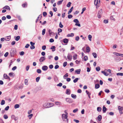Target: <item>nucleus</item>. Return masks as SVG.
<instances>
[{
  "mask_svg": "<svg viewBox=\"0 0 123 123\" xmlns=\"http://www.w3.org/2000/svg\"><path fill=\"white\" fill-rule=\"evenodd\" d=\"M68 113H66V114H63L62 115V118L63 121H67L68 122Z\"/></svg>",
  "mask_w": 123,
  "mask_h": 123,
  "instance_id": "nucleus-1",
  "label": "nucleus"
},
{
  "mask_svg": "<svg viewBox=\"0 0 123 123\" xmlns=\"http://www.w3.org/2000/svg\"><path fill=\"white\" fill-rule=\"evenodd\" d=\"M53 105V104L52 103H48L44 104L43 105L44 107L46 108H49L52 106Z\"/></svg>",
  "mask_w": 123,
  "mask_h": 123,
  "instance_id": "nucleus-2",
  "label": "nucleus"
},
{
  "mask_svg": "<svg viewBox=\"0 0 123 123\" xmlns=\"http://www.w3.org/2000/svg\"><path fill=\"white\" fill-rule=\"evenodd\" d=\"M102 13V10L101 9L98 11V18H101V15Z\"/></svg>",
  "mask_w": 123,
  "mask_h": 123,
  "instance_id": "nucleus-3",
  "label": "nucleus"
},
{
  "mask_svg": "<svg viewBox=\"0 0 123 123\" xmlns=\"http://www.w3.org/2000/svg\"><path fill=\"white\" fill-rule=\"evenodd\" d=\"M16 53V50L15 49H12L11 51V54L12 56L15 55Z\"/></svg>",
  "mask_w": 123,
  "mask_h": 123,
  "instance_id": "nucleus-4",
  "label": "nucleus"
},
{
  "mask_svg": "<svg viewBox=\"0 0 123 123\" xmlns=\"http://www.w3.org/2000/svg\"><path fill=\"white\" fill-rule=\"evenodd\" d=\"M107 69H105L104 71H102L101 73H103L105 76H108L109 75V74H107L106 72H107Z\"/></svg>",
  "mask_w": 123,
  "mask_h": 123,
  "instance_id": "nucleus-5",
  "label": "nucleus"
},
{
  "mask_svg": "<svg viewBox=\"0 0 123 123\" xmlns=\"http://www.w3.org/2000/svg\"><path fill=\"white\" fill-rule=\"evenodd\" d=\"M46 59V58L44 56L41 57L39 59V61L40 62H44Z\"/></svg>",
  "mask_w": 123,
  "mask_h": 123,
  "instance_id": "nucleus-6",
  "label": "nucleus"
},
{
  "mask_svg": "<svg viewBox=\"0 0 123 123\" xmlns=\"http://www.w3.org/2000/svg\"><path fill=\"white\" fill-rule=\"evenodd\" d=\"M100 3V0H94V4L95 5H98Z\"/></svg>",
  "mask_w": 123,
  "mask_h": 123,
  "instance_id": "nucleus-7",
  "label": "nucleus"
},
{
  "mask_svg": "<svg viewBox=\"0 0 123 123\" xmlns=\"http://www.w3.org/2000/svg\"><path fill=\"white\" fill-rule=\"evenodd\" d=\"M3 77L5 79H9V80H10V79L8 76L6 74H5L3 75Z\"/></svg>",
  "mask_w": 123,
  "mask_h": 123,
  "instance_id": "nucleus-8",
  "label": "nucleus"
},
{
  "mask_svg": "<svg viewBox=\"0 0 123 123\" xmlns=\"http://www.w3.org/2000/svg\"><path fill=\"white\" fill-rule=\"evenodd\" d=\"M48 67L44 65L42 67V69L43 71H45L47 70Z\"/></svg>",
  "mask_w": 123,
  "mask_h": 123,
  "instance_id": "nucleus-9",
  "label": "nucleus"
},
{
  "mask_svg": "<svg viewBox=\"0 0 123 123\" xmlns=\"http://www.w3.org/2000/svg\"><path fill=\"white\" fill-rule=\"evenodd\" d=\"M3 9H5L7 10L8 11H10V7L7 6H6L3 8Z\"/></svg>",
  "mask_w": 123,
  "mask_h": 123,
  "instance_id": "nucleus-10",
  "label": "nucleus"
},
{
  "mask_svg": "<svg viewBox=\"0 0 123 123\" xmlns=\"http://www.w3.org/2000/svg\"><path fill=\"white\" fill-rule=\"evenodd\" d=\"M66 94L69 95L70 94V90L69 89H67L66 90Z\"/></svg>",
  "mask_w": 123,
  "mask_h": 123,
  "instance_id": "nucleus-11",
  "label": "nucleus"
},
{
  "mask_svg": "<svg viewBox=\"0 0 123 123\" xmlns=\"http://www.w3.org/2000/svg\"><path fill=\"white\" fill-rule=\"evenodd\" d=\"M107 110V108L105 107L104 106L103 107V113H105L106 111Z\"/></svg>",
  "mask_w": 123,
  "mask_h": 123,
  "instance_id": "nucleus-12",
  "label": "nucleus"
},
{
  "mask_svg": "<svg viewBox=\"0 0 123 123\" xmlns=\"http://www.w3.org/2000/svg\"><path fill=\"white\" fill-rule=\"evenodd\" d=\"M9 75L11 77H14L15 76L14 73H10L9 74Z\"/></svg>",
  "mask_w": 123,
  "mask_h": 123,
  "instance_id": "nucleus-13",
  "label": "nucleus"
},
{
  "mask_svg": "<svg viewBox=\"0 0 123 123\" xmlns=\"http://www.w3.org/2000/svg\"><path fill=\"white\" fill-rule=\"evenodd\" d=\"M66 100L68 102L71 103L72 102V100L69 98H66Z\"/></svg>",
  "mask_w": 123,
  "mask_h": 123,
  "instance_id": "nucleus-14",
  "label": "nucleus"
},
{
  "mask_svg": "<svg viewBox=\"0 0 123 123\" xmlns=\"http://www.w3.org/2000/svg\"><path fill=\"white\" fill-rule=\"evenodd\" d=\"M81 71V69H77L76 70L75 72L77 74H79L80 73V72Z\"/></svg>",
  "mask_w": 123,
  "mask_h": 123,
  "instance_id": "nucleus-15",
  "label": "nucleus"
},
{
  "mask_svg": "<svg viewBox=\"0 0 123 123\" xmlns=\"http://www.w3.org/2000/svg\"><path fill=\"white\" fill-rule=\"evenodd\" d=\"M92 55L93 56L94 58H95L97 57V55L96 53L95 52L93 53H92Z\"/></svg>",
  "mask_w": 123,
  "mask_h": 123,
  "instance_id": "nucleus-16",
  "label": "nucleus"
},
{
  "mask_svg": "<svg viewBox=\"0 0 123 123\" xmlns=\"http://www.w3.org/2000/svg\"><path fill=\"white\" fill-rule=\"evenodd\" d=\"M86 51L87 52H89L90 51V49L88 46L87 47L86 49Z\"/></svg>",
  "mask_w": 123,
  "mask_h": 123,
  "instance_id": "nucleus-17",
  "label": "nucleus"
},
{
  "mask_svg": "<svg viewBox=\"0 0 123 123\" xmlns=\"http://www.w3.org/2000/svg\"><path fill=\"white\" fill-rule=\"evenodd\" d=\"M11 39L10 36H7L6 38H5V40L7 41H9Z\"/></svg>",
  "mask_w": 123,
  "mask_h": 123,
  "instance_id": "nucleus-18",
  "label": "nucleus"
},
{
  "mask_svg": "<svg viewBox=\"0 0 123 123\" xmlns=\"http://www.w3.org/2000/svg\"><path fill=\"white\" fill-rule=\"evenodd\" d=\"M68 39L66 38L64 39L63 40V42L65 43H67L68 42Z\"/></svg>",
  "mask_w": 123,
  "mask_h": 123,
  "instance_id": "nucleus-19",
  "label": "nucleus"
},
{
  "mask_svg": "<svg viewBox=\"0 0 123 123\" xmlns=\"http://www.w3.org/2000/svg\"><path fill=\"white\" fill-rule=\"evenodd\" d=\"M74 36V34L72 33L70 34H68L67 35V36L68 37H73Z\"/></svg>",
  "mask_w": 123,
  "mask_h": 123,
  "instance_id": "nucleus-20",
  "label": "nucleus"
},
{
  "mask_svg": "<svg viewBox=\"0 0 123 123\" xmlns=\"http://www.w3.org/2000/svg\"><path fill=\"white\" fill-rule=\"evenodd\" d=\"M73 6H72L71 8L69 10V11L68 12V14H69L71 13V12L73 10Z\"/></svg>",
  "mask_w": 123,
  "mask_h": 123,
  "instance_id": "nucleus-21",
  "label": "nucleus"
},
{
  "mask_svg": "<svg viewBox=\"0 0 123 123\" xmlns=\"http://www.w3.org/2000/svg\"><path fill=\"white\" fill-rule=\"evenodd\" d=\"M55 46H52L50 48V49H52V51H54L55 50Z\"/></svg>",
  "mask_w": 123,
  "mask_h": 123,
  "instance_id": "nucleus-22",
  "label": "nucleus"
},
{
  "mask_svg": "<svg viewBox=\"0 0 123 123\" xmlns=\"http://www.w3.org/2000/svg\"><path fill=\"white\" fill-rule=\"evenodd\" d=\"M102 119V116L101 115H99L98 117V121H100Z\"/></svg>",
  "mask_w": 123,
  "mask_h": 123,
  "instance_id": "nucleus-23",
  "label": "nucleus"
},
{
  "mask_svg": "<svg viewBox=\"0 0 123 123\" xmlns=\"http://www.w3.org/2000/svg\"><path fill=\"white\" fill-rule=\"evenodd\" d=\"M77 55L76 54H74V55L73 56V58L74 60H75L77 59Z\"/></svg>",
  "mask_w": 123,
  "mask_h": 123,
  "instance_id": "nucleus-24",
  "label": "nucleus"
},
{
  "mask_svg": "<svg viewBox=\"0 0 123 123\" xmlns=\"http://www.w3.org/2000/svg\"><path fill=\"white\" fill-rule=\"evenodd\" d=\"M100 87V85L99 84H97L95 85V88L96 89H98Z\"/></svg>",
  "mask_w": 123,
  "mask_h": 123,
  "instance_id": "nucleus-25",
  "label": "nucleus"
},
{
  "mask_svg": "<svg viewBox=\"0 0 123 123\" xmlns=\"http://www.w3.org/2000/svg\"><path fill=\"white\" fill-rule=\"evenodd\" d=\"M5 103V100H1L0 104L1 105H4Z\"/></svg>",
  "mask_w": 123,
  "mask_h": 123,
  "instance_id": "nucleus-26",
  "label": "nucleus"
},
{
  "mask_svg": "<svg viewBox=\"0 0 123 123\" xmlns=\"http://www.w3.org/2000/svg\"><path fill=\"white\" fill-rule=\"evenodd\" d=\"M123 108L120 106H118V110L119 111H122Z\"/></svg>",
  "mask_w": 123,
  "mask_h": 123,
  "instance_id": "nucleus-27",
  "label": "nucleus"
},
{
  "mask_svg": "<svg viewBox=\"0 0 123 123\" xmlns=\"http://www.w3.org/2000/svg\"><path fill=\"white\" fill-rule=\"evenodd\" d=\"M22 5L23 7L24 8L25 7H27V3H25L23 4Z\"/></svg>",
  "mask_w": 123,
  "mask_h": 123,
  "instance_id": "nucleus-28",
  "label": "nucleus"
},
{
  "mask_svg": "<svg viewBox=\"0 0 123 123\" xmlns=\"http://www.w3.org/2000/svg\"><path fill=\"white\" fill-rule=\"evenodd\" d=\"M54 80L55 82L57 81L58 80V79L57 77L56 76L54 78Z\"/></svg>",
  "mask_w": 123,
  "mask_h": 123,
  "instance_id": "nucleus-29",
  "label": "nucleus"
},
{
  "mask_svg": "<svg viewBox=\"0 0 123 123\" xmlns=\"http://www.w3.org/2000/svg\"><path fill=\"white\" fill-rule=\"evenodd\" d=\"M71 97L75 99L76 98V96L75 95L72 94L71 95Z\"/></svg>",
  "mask_w": 123,
  "mask_h": 123,
  "instance_id": "nucleus-30",
  "label": "nucleus"
},
{
  "mask_svg": "<svg viewBox=\"0 0 123 123\" xmlns=\"http://www.w3.org/2000/svg\"><path fill=\"white\" fill-rule=\"evenodd\" d=\"M92 36L90 35H89L88 36V38L89 39V40L90 41H91L92 40L91 39H92Z\"/></svg>",
  "mask_w": 123,
  "mask_h": 123,
  "instance_id": "nucleus-31",
  "label": "nucleus"
},
{
  "mask_svg": "<svg viewBox=\"0 0 123 123\" xmlns=\"http://www.w3.org/2000/svg\"><path fill=\"white\" fill-rule=\"evenodd\" d=\"M68 76V73H67L65 74L63 77V78L64 79H66V77H67Z\"/></svg>",
  "mask_w": 123,
  "mask_h": 123,
  "instance_id": "nucleus-32",
  "label": "nucleus"
},
{
  "mask_svg": "<svg viewBox=\"0 0 123 123\" xmlns=\"http://www.w3.org/2000/svg\"><path fill=\"white\" fill-rule=\"evenodd\" d=\"M117 76L120 75L123 76V73H118L117 74Z\"/></svg>",
  "mask_w": 123,
  "mask_h": 123,
  "instance_id": "nucleus-33",
  "label": "nucleus"
},
{
  "mask_svg": "<svg viewBox=\"0 0 123 123\" xmlns=\"http://www.w3.org/2000/svg\"><path fill=\"white\" fill-rule=\"evenodd\" d=\"M97 110L98 112H100L101 110V108L100 107H98L97 108Z\"/></svg>",
  "mask_w": 123,
  "mask_h": 123,
  "instance_id": "nucleus-34",
  "label": "nucleus"
},
{
  "mask_svg": "<svg viewBox=\"0 0 123 123\" xmlns=\"http://www.w3.org/2000/svg\"><path fill=\"white\" fill-rule=\"evenodd\" d=\"M78 80L79 79L78 78H76L73 81V82L74 83H75L78 81Z\"/></svg>",
  "mask_w": 123,
  "mask_h": 123,
  "instance_id": "nucleus-35",
  "label": "nucleus"
},
{
  "mask_svg": "<svg viewBox=\"0 0 123 123\" xmlns=\"http://www.w3.org/2000/svg\"><path fill=\"white\" fill-rule=\"evenodd\" d=\"M20 38V37L19 36H18L16 37L15 40L16 41H18L19 39Z\"/></svg>",
  "mask_w": 123,
  "mask_h": 123,
  "instance_id": "nucleus-36",
  "label": "nucleus"
},
{
  "mask_svg": "<svg viewBox=\"0 0 123 123\" xmlns=\"http://www.w3.org/2000/svg\"><path fill=\"white\" fill-rule=\"evenodd\" d=\"M19 107V105L18 104H16L14 106V108L15 109H17Z\"/></svg>",
  "mask_w": 123,
  "mask_h": 123,
  "instance_id": "nucleus-37",
  "label": "nucleus"
},
{
  "mask_svg": "<svg viewBox=\"0 0 123 123\" xmlns=\"http://www.w3.org/2000/svg\"><path fill=\"white\" fill-rule=\"evenodd\" d=\"M67 57H68V59L69 60H71V59H72V56H71L70 55H68V56Z\"/></svg>",
  "mask_w": 123,
  "mask_h": 123,
  "instance_id": "nucleus-38",
  "label": "nucleus"
},
{
  "mask_svg": "<svg viewBox=\"0 0 123 123\" xmlns=\"http://www.w3.org/2000/svg\"><path fill=\"white\" fill-rule=\"evenodd\" d=\"M37 72L38 73H41V71L40 69H38L37 70Z\"/></svg>",
  "mask_w": 123,
  "mask_h": 123,
  "instance_id": "nucleus-39",
  "label": "nucleus"
},
{
  "mask_svg": "<svg viewBox=\"0 0 123 123\" xmlns=\"http://www.w3.org/2000/svg\"><path fill=\"white\" fill-rule=\"evenodd\" d=\"M48 32H49V35H51L52 34V33H53L52 32L51 30L50 29H49V30Z\"/></svg>",
  "mask_w": 123,
  "mask_h": 123,
  "instance_id": "nucleus-40",
  "label": "nucleus"
},
{
  "mask_svg": "<svg viewBox=\"0 0 123 123\" xmlns=\"http://www.w3.org/2000/svg\"><path fill=\"white\" fill-rule=\"evenodd\" d=\"M71 2H69L67 5V7H69L71 6Z\"/></svg>",
  "mask_w": 123,
  "mask_h": 123,
  "instance_id": "nucleus-41",
  "label": "nucleus"
},
{
  "mask_svg": "<svg viewBox=\"0 0 123 123\" xmlns=\"http://www.w3.org/2000/svg\"><path fill=\"white\" fill-rule=\"evenodd\" d=\"M75 23H78L79 22L78 20L77 19H76L74 20L73 21Z\"/></svg>",
  "mask_w": 123,
  "mask_h": 123,
  "instance_id": "nucleus-42",
  "label": "nucleus"
},
{
  "mask_svg": "<svg viewBox=\"0 0 123 123\" xmlns=\"http://www.w3.org/2000/svg\"><path fill=\"white\" fill-rule=\"evenodd\" d=\"M84 61H86L88 60V57L87 56H85L84 58Z\"/></svg>",
  "mask_w": 123,
  "mask_h": 123,
  "instance_id": "nucleus-43",
  "label": "nucleus"
},
{
  "mask_svg": "<svg viewBox=\"0 0 123 123\" xmlns=\"http://www.w3.org/2000/svg\"><path fill=\"white\" fill-rule=\"evenodd\" d=\"M55 104L57 105H61V102H56L55 103Z\"/></svg>",
  "mask_w": 123,
  "mask_h": 123,
  "instance_id": "nucleus-44",
  "label": "nucleus"
},
{
  "mask_svg": "<svg viewBox=\"0 0 123 123\" xmlns=\"http://www.w3.org/2000/svg\"><path fill=\"white\" fill-rule=\"evenodd\" d=\"M100 69V68L99 67H97L96 68V70L97 71H99Z\"/></svg>",
  "mask_w": 123,
  "mask_h": 123,
  "instance_id": "nucleus-45",
  "label": "nucleus"
},
{
  "mask_svg": "<svg viewBox=\"0 0 123 123\" xmlns=\"http://www.w3.org/2000/svg\"><path fill=\"white\" fill-rule=\"evenodd\" d=\"M4 118L5 119H7L8 118V116L6 115H4L3 116Z\"/></svg>",
  "mask_w": 123,
  "mask_h": 123,
  "instance_id": "nucleus-46",
  "label": "nucleus"
},
{
  "mask_svg": "<svg viewBox=\"0 0 123 123\" xmlns=\"http://www.w3.org/2000/svg\"><path fill=\"white\" fill-rule=\"evenodd\" d=\"M40 79V77H37L36 78V81L37 82H38L39 81Z\"/></svg>",
  "mask_w": 123,
  "mask_h": 123,
  "instance_id": "nucleus-47",
  "label": "nucleus"
},
{
  "mask_svg": "<svg viewBox=\"0 0 123 123\" xmlns=\"http://www.w3.org/2000/svg\"><path fill=\"white\" fill-rule=\"evenodd\" d=\"M113 53L117 56H119V55L120 54L119 53H116V52H113Z\"/></svg>",
  "mask_w": 123,
  "mask_h": 123,
  "instance_id": "nucleus-48",
  "label": "nucleus"
},
{
  "mask_svg": "<svg viewBox=\"0 0 123 123\" xmlns=\"http://www.w3.org/2000/svg\"><path fill=\"white\" fill-rule=\"evenodd\" d=\"M110 19L111 20H113L114 21L115 20V19L113 18V16H111V17L110 18Z\"/></svg>",
  "mask_w": 123,
  "mask_h": 123,
  "instance_id": "nucleus-49",
  "label": "nucleus"
},
{
  "mask_svg": "<svg viewBox=\"0 0 123 123\" xmlns=\"http://www.w3.org/2000/svg\"><path fill=\"white\" fill-rule=\"evenodd\" d=\"M45 32V29H43L42 31V35H44Z\"/></svg>",
  "mask_w": 123,
  "mask_h": 123,
  "instance_id": "nucleus-50",
  "label": "nucleus"
},
{
  "mask_svg": "<svg viewBox=\"0 0 123 123\" xmlns=\"http://www.w3.org/2000/svg\"><path fill=\"white\" fill-rule=\"evenodd\" d=\"M59 27L61 28H62L63 27V26L62 24V23L60 22L59 25Z\"/></svg>",
  "mask_w": 123,
  "mask_h": 123,
  "instance_id": "nucleus-51",
  "label": "nucleus"
},
{
  "mask_svg": "<svg viewBox=\"0 0 123 123\" xmlns=\"http://www.w3.org/2000/svg\"><path fill=\"white\" fill-rule=\"evenodd\" d=\"M46 48V46L45 45H43L42 47V49L43 50H45Z\"/></svg>",
  "mask_w": 123,
  "mask_h": 123,
  "instance_id": "nucleus-52",
  "label": "nucleus"
},
{
  "mask_svg": "<svg viewBox=\"0 0 123 123\" xmlns=\"http://www.w3.org/2000/svg\"><path fill=\"white\" fill-rule=\"evenodd\" d=\"M43 15L45 17L47 15V13L46 12H43Z\"/></svg>",
  "mask_w": 123,
  "mask_h": 123,
  "instance_id": "nucleus-53",
  "label": "nucleus"
},
{
  "mask_svg": "<svg viewBox=\"0 0 123 123\" xmlns=\"http://www.w3.org/2000/svg\"><path fill=\"white\" fill-rule=\"evenodd\" d=\"M105 92L107 93H108L110 92L109 90L108 89H105Z\"/></svg>",
  "mask_w": 123,
  "mask_h": 123,
  "instance_id": "nucleus-54",
  "label": "nucleus"
},
{
  "mask_svg": "<svg viewBox=\"0 0 123 123\" xmlns=\"http://www.w3.org/2000/svg\"><path fill=\"white\" fill-rule=\"evenodd\" d=\"M73 17L72 15L71 14H69L68 16V17L69 18H71Z\"/></svg>",
  "mask_w": 123,
  "mask_h": 123,
  "instance_id": "nucleus-55",
  "label": "nucleus"
},
{
  "mask_svg": "<svg viewBox=\"0 0 123 123\" xmlns=\"http://www.w3.org/2000/svg\"><path fill=\"white\" fill-rule=\"evenodd\" d=\"M62 85V83H59V84L57 85V86H61Z\"/></svg>",
  "mask_w": 123,
  "mask_h": 123,
  "instance_id": "nucleus-56",
  "label": "nucleus"
},
{
  "mask_svg": "<svg viewBox=\"0 0 123 123\" xmlns=\"http://www.w3.org/2000/svg\"><path fill=\"white\" fill-rule=\"evenodd\" d=\"M62 1L60 0L58 1L57 3L58 5H59L62 3Z\"/></svg>",
  "mask_w": 123,
  "mask_h": 123,
  "instance_id": "nucleus-57",
  "label": "nucleus"
},
{
  "mask_svg": "<svg viewBox=\"0 0 123 123\" xmlns=\"http://www.w3.org/2000/svg\"><path fill=\"white\" fill-rule=\"evenodd\" d=\"M86 92L87 93V94L88 95V96L90 95H91V93L89 92L87 90L86 91Z\"/></svg>",
  "mask_w": 123,
  "mask_h": 123,
  "instance_id": "nucleus-58",
  "label": "nucleus"
},
{
  "mask_svg": "<svg viewBox=\"0 0 123 123\" xmlns=\"http://www.w3.org/2000/svg\"><path fill=\"white\" fill-rule=\"evenodd\" d=\"M79 39V36H77L75 38V40L76 41H78Z\"/></svg>",
  "mask_w": 123,
  "mask_h": 123,
  "instance_id": "nucleus-59",
  "label": "nucleus"
},
{
  "mask_svg": "<svg viewBox=\"0 0 123 123\" xmlns=\"http://www.w3.org/2000/svg\"><path fill=\"white\" fill-rule=\"evenodd\" d=\"M67 62H64L63 63V66L64 67H66L67 65Z\"/></svg>",
  "mask_w": 123,
  "mask_h": 123,
  "instance_id": "nucleus-60",
  "label": "nucleus"
},
{
  "mask_svg": "<svg viewBox=\"0 0 123 123\" xmlns=\"http://www.w3.org/2000/svg\"><path fill=\"white\" fill-rule=\"evenodd\" d=\"M8 53L7 52H6L5 53V54H4V56L5 57H6L8 55Z\"/></svg>",
  "mask_w": 123,
  "mask_h": 123,
  "instance_id": "nucleus-61",
  "label": "nucleus"
},
{
  "mask_svg": "<svg viewBox=\"0 0 123 123\" xmlns=\"http://www.w3.org/2000/svg\"><path fill=\"white\" fill-rule=\"evenodd\" d=\"M104 22L105 24L107 23L108 22V21L107 20H105L104 21Z\"/></svg>",
  "mask_w": 123,
  "mask_h": 123,
  "instance_id": "nucleus-62",
  "label": "nucleus"
},
{
  "mask_svg": "<svg viewBox=\"0 0 123 123\" xmlns=\"http://www.w3.org/2000/svg\"><path fill=\"white\" fill-rule=\"evenodd\" d=\"M9 106H7L5 108V110L6 111H7L9 109Z\"/></svg>",
  "mask_w": 123,
  "mask_h": 123,
  "instance_id": "nucleus-63",
  "label": "nucleus"
},
{
  "mask_svg": "<svg viewBox=\"0 0 123 123\" xmlns=\"http://www.w3.org/2000/svg\"><path fill=\"white\" fill-rule=\"evenodd\" d=\"M62 31V30L60 28H59L58 29V33L61 32Z\"/></svg>",
  "mask_w": 123,
  "mask_h": 123,
  "instance_id": "nucleus-64",
  "label": "nucleus"
}]
</instances>
